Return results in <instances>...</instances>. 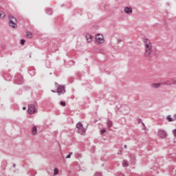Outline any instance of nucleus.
<instances>
[{
  "mask_svg": "<svg viewBox=\"0 0 176 176\" xmlns=\"http://www.w3.org/2000/svg\"><path fill=\"white\" fill-rule=\"evenodd\" d=\"M118 42H122V40H120V39H118Z\"/></svg>",
  "mask_w": 176,
  "mask_h": 176,
  "instance_id": "obj_33",
  "label": "nucleus"
},
{
  "mask_svg": "<svg viewBox=\"0 0 176 176\" xmlns=\"http://www.w3.org/2000/svg\"><path fill=\"white\" fill-rule=\"evenodd\" d=\"M96 41L98 42V43H104V36L100 34L96 35Z\"/></svg>",
  "mask_w": 176,
  "mask_h": 176,
  "instance_id": "obj_9",
  "label": "nucleus"
},
{
  "mask_svg": "<svg viewBox=\"0 0 176 176\" xmlns=\"http://www.w3.org/2000/svg\"><path fill=\"white\" fill-rule=\"evenodd\" d=\"M28 72L30 76H34L36 74L35 69H30Z\"/></svg>",
  "mask_w": 176,
  "mask_h": 176,
  "instance_id": "obj_14",
  "label": "nucleus"
},
{
  "mask_svg": "<svg viewBox=\"0 0 176 176\" xmlns=\"http://www.w3.org/2000/svg\"><path fill=\"white\" fill-rule=\"evenodd\" d=\"M176 120V113L173 115V122Z\"/></svg>",
  "mask_w": 176,
  "mask_h": 176,
  "instance_id": "obj_29",
  "label": "nucleus"
},
{
  "mask_svg": "<svg viewBox=\"0 0 176 176\" xmlns=\"http://www.w3.org/2000/svg\"><path fill=\"white\" fill-rule=\"evenodd\" d=\"M124 149H127V145L125 144V145L124 146Z\"/></svg>",
  "mask_w": 176,
  "mask_h": 176,
  "instance_id": "obj_31",
  "label": "nucleus"
},
{
  "mask_svg": "<svg viewBox=\"0 0 176 176\" xmlns=\"http://www.w3.org/2000/svg\"><path fill=\"white\" fill-rule=\"evenodd\" d=\"M60 105H61L62 107H65L67 105V103L64 101H60Z\"/></svg>",
  "mask_w": 176,
  "mask_h": 176,
  "instance_id": "obj_23",
  "label": "nucleus"
},
{
  "mask_svg": "<svg viewBox=\"0 0 176 176\" xmlns=\"http://www.w3.org/2000/svg\"><path fill=\"white\" fill-rule=\"evenodd\" d=\"M124 12L126 14H131L133 13V8L131 7H125Z\"/></svg>",
  "mask_w": 176,
  "mask_h": 176,
  "instance_id": "obj_10",
  "label": "nucleus"
},
{
  "mask_svg": "<svg viewBox=\"0 0 176 176\" xmlns=\"http://www.w3.org/2000/svg\"><path fill=\"white\" fill-rule=\"evenodd\" d=\"M76 131L78 133V134H81V135H85L86 133V128L83 127V124L82 122H79L76 125Z\"/></svg>",
  "mask_w": 176,
  "mask_h": 176,
  "instance_id": "obj_3",
  "label": "nucleus"
},
{
  "mask_svg": "<svg viewBox=\"0 0 176 176\" xmlns=\"http://www.w3.org/2000/svg\"><path fill=\"white\" fill-rule=\"evenodd\" d=\"M47 14H53V10L52 8H48L45 11Z\"/></svg>",
  "mask_w": 176,
  "mask_h": 176,
  "instance_id": "obj_19",
  "label": "nucleus"
},
{
  "mask_svg": "<svg viewBox=\"0 0 176 176\" xmlns=\"http://www.w3.org/2000/svg\"><path fill=\"white\" fill-rule=\"evenodd\" d=\"M26 36L27 38H32V33H31L30 32H26Z\"/></svg>",
  "mask_w": 176,
  "mask_h": 176,
  "instance_id": "obj_21",
  "label": "nucleus"
},
{
  "mask_svg": "<svg viewBox=\"0 0 176 176\" xmlns=\"http://www.w3.org/2000/svg\"><path fill=\"white\" fill-rule=\"evenodd\" d=\"M36 133H37L36 126H33V127L32 129V134H33V135H35V134H36Z\"/></svg>",
  "mask_w": 176,
  "mask_h": 176,
  "instance_id": "obj_15",
  "label": "nucleus"
},
{
  "mask_svg": "<svg viewBox=\"0 0 176 176\" xmlns=\"http://www.w3.org/2000/svg\"><path fill=\"white\" fill-rule=\"evenodd\" d=\"M107 126L109 128L112 127V126L113 125V122H112L111 120H108L107 122Z\"/></svg>",
  "mask_w": 176,
  "mask_h": 176,
  "instance_id": "obj_16",
  "label": "nucleus"
},
{
  "mask_svg": "<svg viewBox=\"0 0 176 176\" xmlns=\"http://www.w3.org/2000/svg\"><path fill=\"white\" fill-rule=\"evenodd\" d=\"M6 17V14L3 11L0 12V19H5Z\"/></svg>",
  "mask_w": 176,
  "mask_h": 176,
  "instance_id": "obj_17",
  "label": "nucleus"
},
{
  "mask_svg": "<svg viewBox=\"0 0 176 176\" xmlns=\"http://www.w3.org/2000/svg\"><path fill=\"white\" fill-rule=\"evenodd\" d=\"M25 43V40H24V39H21V45H24Z\"/></svg>",
  "mask_w": 176,
  "mask_h": 176,
  "instance_id": "obj_27",
  "label": "nucleus"
},
{
  "mask_svg": "<svg viewBox=\"0 0 176 176\" xmlns=\"http://www.w3.org/2000/svg\"><path fill=\"white\" fill-rule=\"evenodd\" d=\"M105 133H107V129L105 128L100 130V134H105Z\"/></svg>",
  "mask_w": 176,
  "mask_h": 176,
  "instance_id": "obj_22",
  "label": "nucleus"
},
{
  "mask_svg": "<svg viewBox=\"0 0 176 176\" xmlns=\"http://www.w3.org/2000/svg\"><path fill=\"white\" fill-rule=\"evenodd\" d=\"M54 85L56 90L52 89V93H57L58 96H62V94H65V85H60L58 82H55Z\"/></svg>",
  "mask_w": 176,
  "mask_h": 176,
  "instance_id": "obj_2",
  "label": "nucleus"
},
{
  "mask_svg": "<svg viewBox=\"0 0 176 176\" xmlns=\"http://www.w3.org/2000/svg\"><path fill=\"white\" fill-rule=\"evenodd\" d=\"M6 80H10V79H8V78H6Z\"/></svg>",
  "mask_w": 176,
  "mask_h": 176,
  "instance_id": "obj_34",
  "label": "nucleus"
},
{
  "mask_svg": "<svg viewBox=\"0 0 176 176\" xmlns=\"http://www.w3.org/2000/svg\"><path fill=\"white\" fill-rule=\"evenodd\" d=\"M167 120H168V122H174V118H171L170 115H168L166 117Z\"/></svg>",
  "mask_w": 176,
  "mask_h": 176,
  "instance_id": "obj_20",
  "label": "nucleus"
},
{
  "mask_svg": "<svg viewBox=\"0 0 176 176\" xmlns=\"http://www.w3.org/2000/svg\"><path fill=\"white\" fill-rule=\"evenodd\" d=\"M157 135L160 137V138H162V140H166L167 137L168 136V134H167V132L163 129H159L157 131Z\"/></svg>",
  "mask_w": 176,
  "mask_h": 176,
  "instance_id": "obj_7",
  "label": "nucleus"
},
{
  "mask_svg": "<svg viewBox=\"0 0 176 176\" xmlns=\"http://www.w3.org/2000/svg\"><path fill=\"white\" fill-rule=\"evenodd\" d=\"M85 38H86L87 42L88 43H90V42H92V41H93V36H91L90 35V34H87L86 36H85Z\"/></svg>",
  "mask_w": 176,
  "mask_h": 176,
  "instance_id": "obj_13",
  "label": "nucleus"
},
{
  "mask_svg": "<svg viewBox=\"0 0 176 176\" xmlns=\"http://www.w3.org/2000/svg\"><path fill=\"white\" fill-rule=\"evenodd\" d=\"M120 176H124L123 174L120 175Z\"/></svg>",
  "mask_w": 176,
  "mask_h": 176,
  "instance_id": "obj_35",
  "label": "nucleus"
},
{
  "mask_svg": "<svg viewBox=\"0 0 176 176\" xmlns=\"http://www.w3.org/2000/svg\"><path fill=\"white\" fill-rule=\"evenodd\" d=\"M28 112L30 115H34V113H36V112H38V109H36L35 104H30L28 107Z\"/></svg>",
  "mask_w": 176,
  "mask_h": 176,
  "instance_id": "obj_6",
  "label": "nucleus"
},
{
  "mask_svg": "<svg viewBox=\"0 0 176 176\" xmlns=\"http://www.w3.org/2000/svg\"><path fill=\"white\" fill-rule=\"evenodd\" d=\"M174 80L175 79L165 80L164 85H166V86H173V85H174Z\"/></svg>",
  "mask_w": 176,
  "mask_h": 176,
  "instance_id": "obj_11",
  "label": "nucleus"
},
{
  "mask_svg": "<svg viewBox=\"0 0 176 176\" xmlns=\"http://www.w3.org/2000/svg\"><path fill=\"white\" fill-rule=\"evenodd\" d=\"M160 86H162V83H160V82H154V83L151 84L152 89H159V87H160Z\"/></svg>",
  "mask_w": 176,
  "mask_h": 176,
  "instance_id": "obj_12",
  "label": "nucleus"
},
{
  "mask_svg": "<svg viewBox=\"0 0 176 176\" xmlns=\"http://www.w3.org/2000/svg\"><path fill=\"white\" fill-rule=\"evenodd\" d=\"M173 135L176 138V129L173 130Z\"/></svg>",
  "mask_w": 176,
  "mask_h": 176,
  "instance_id": "obj_28",
  "label": "nucleus"
},
{
  "mask_svg": "<svg viewBox=\"0 0 176 176\" xmlns=\"http://www.w3.org/2000/svg\"><path fill=\"white\" fill-rule=\"evenodd\" d=\"M175 173H176V170H175Z\"/></svg>",
  "mask_w": 176,
  "mask_h": 176,
  "instance_id": "obj_36",
  "label": "nucleus"
},
{
  "mask_svg": "<svg viewBox=\"0 0 176 176\" xmlns=\"http://www.w3.org/2000/svg\"><path fill=\"white\" fill-rule=\"evenodd\" d=\"M72 155V153H69L67 156L66 159H71V155Z\"/></svg>",
  "mask_w": 176,
  "mask_h": 176,
  "instance_id": "obj_26",
  "label": "nucleus"
},
{
  "mask_svg": "<svg viewBox=\"0 0 176 176\" xmlns=\"http://www.w3.org/2000/svg\"><path fill=\"white\" fill-rule=\"evenodd\" d=\"M17 19L14 16H10L9 17V25L12 28H17Z\"/></svg>",
  "mask_w": 176,
  "mask_h": 176,
  "instance_id": "obj_4",
  "label": "nucleus"
},
{
  "mask_svg": "<svg viewBox=\"0 0 176 176\" xmlns=\"http://www.w3.org/2000/svg\"><path fill=\"white\" fill-rule=\"evenodd\" d=\"M14 83L15 85H23L24 83V78L20 74H16L14 77Z\"/></svg>",
  "mask_w": 176,
  "mask_h": 176,
  "instance_id": "obj_5",
  "label": "nucleus"
},
{
  "mask_svg": "<svg viewBox=\"0 0 176 176\" xmlns=\"http://www.w3.org/2000/svg\"><path fill=\"white\" fill-rule=\"evenodd\" d=\"M94 176H102V173L97 172L96 173L94 174Z\"/></svg>",
  "mask_w": 176,
  "mask_h": 176,
  "instance_id": "obj_25",
  "label": "nucleus"
},
{
  "mask_svg": "<svg viewBox=\"0 0 176 176\" xmlns=\"http://www.w3.org/2000/svg\"><path fill=\"white\" fill-rule=\"evenodd\" d=\"M122 166L124 167H129V162H127V160H124L123 162H122Z\"/></svg>",
  "mask_w": 176,
  "mask_h": 176,
  "instance_id": "obj_18",
  "label": "nucleus"
},
{
  "mask_svg": "<svg viewBox=\"0 0 176 176\" xmlns=\"http://www.w3.org/2000/svg\"><path fill=\"white\" fill-rule=\"evenodd\" d=\"M12 166L14 167V168L16 167V164H14L13 165H12Z\"/></svg>",
  "mask_w": 176,
  "mask_h": 176,
  "instance_id": "obj_32",
  "label": "nucleus"
},
{
  "mask_svg": "<svg viewBox=\"0 0 176 176\" xmlns=\"http://www.w3.org/2000/svg\"><path fill=\"white\" fill-rule=\"evenodd\" d=\"M57 174H58V169L57 168H56L54 170V175H57Z\"/></svg>",
  "mask_w": 176,
  "mask_h": 176,
  "instance_id": "obj_24",
  "label": "nucleus"
},
{
  "mask_svg": "<svg viewBox=\"0 0 176 176\" xmlns=\"http://www.w3.org/2000/svg\"><path fill=\"white\" fill-rule=\"evenodd\" d=\"M143 42L145 46V56L146 57H150L151 54H152V43H151V40L144 38Z\"/></svg>",
  "mask_w": 176,
  "mask_h": 176,
  "instance_id": "obj_1",
  "label": "nucleus"
},
{
  "mask_svg": "<svg viewBox=\"0 0 176 176\" xmlns=\"http://www.w3.org/2000/svg\"><path fill=\"white\" fill-rule=\"evenodd\" d=\"M120 111L123 115H129V112H130V107L126 104H122L120 108Z\"/></svg>",
  "mask_w": 176,
  "mask_h": 176,
  "instance_id": "obj_8",
  "label": "nucleus"
},
{
  "mask_svg": "<svg viewBox=\"0 0 176 176\" xmlns=\"http://www.w3.org/2000/svg\"><path fill=\"white\" fill-rule=\"evenodd\" d=\"M22 109H23V111H25V109H27V107H25L24 106V107H23Z\"/></svg>",
  "mask_w": 176,
  "mask_h": 176,
  "instance_id": "obj_30",
  "label": "nucleus"
}]
</instances>
